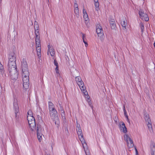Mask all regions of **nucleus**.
Instances as JSON below:
<instances>
[{
  "label": "nucleus",
  "mask_w": 155,
  "mask_h": 155,
  "mask_svg": "<svg viewBox=\"0 0 155 155\" xmlns=\"http://www.w3.org/2000/svg\"><path fill=\"white\" fill-rule=\"evenodd\" d=\"M35 34V42L36 50L38 58H40L41 57L40 40L39 33V25L34 26Z\"/></svg>",
  "instance_id": "f257e3e1"
},
{
  "label": "nucleus",
  "mask_w": 155,
  "mask_h": 155,
  "mask_svg": "<svg viewBox=\"0 0 155 155\" xmlns=\"http://www.w3.org/2000/svg\"><path fill=\"white\" fill-rule=\"evenodd\" d=\"M75 81L84 95L87 96L88 95L87 92L86 90L85 87L84 86V82L81 77L78 76L76 77Z\"/></svg>",
  "instance_id": "f03ea898"
},
{
  "label": "nucleus",
  "mask_w": 155,
  "mask_h": 155,
  "mask_svg": "<svg viewBox=\"0 0 155 155\" xmlns=\"http://www.w3.org/2000/svg\"><path fill=\"white\" fill-rule=\"evenodd\" d=\"M21 68L22 71V75L29 74L28 65L26 59H23L21 61Z\"/></svg>",
  "instance_id": "7ed1b4c3"
},
{
  "label": "nucleus",
  "mask_w": 155,
  "mask_h": 155,
  "mask_svg": "<svg viewBox=\"0 0 155 155\" xmlns=\"http://www.w3.org/2000/svg\"><path fill=\"white\" fill-rule=\"evenodd\" d=\"M29 74L28 75H22L23 88L25 90L28 89L29 88Z\"/></svg>",
  "instance_id": "20e7f679"
},
{
  "label": "nucleus",
  "mask_w": 155,
  "mask_h": 155,
  "mask_svg": "<svg viewBox=\"0 0 155 155\" xmlns=\"http://www.w3.org/2000/svg\"><path fill=\"white\" fill-rule=\"evenodd\" d=\"M78 136L82 144L83 148L84 149V150L86 155H90V153L89 152V150H88V147L87 146V143H86L85 141L83 138V135H80V136Z\"/></svg>",
  "instance_id": "39448f33"
},
{
  "label": "nucleus",
  "mask_w": 155,
  "mask_h": 155,
  "mask_svg": "<svg viewBox=\"0 0 155 155\" xmlns=\"http://www.w3.org/2000/svg\"><path fill=\"white\" fill-rule=\"evenodd\" d=\"M28 121L29 125L32 131L34 130L35 128L36 124L35 119L34 117H28L27 119Z\"/></svg>",
  "instance_id": "423d86ee"
},
{
  "label": "nucleus",
  "mask_w": 155,
  "mask_h": 155,
  "mask_svg": "<svg viewBox=\"0 0 155 155\" xmlns=\"http://www.w3.org/2000/svg\"><path fill=\"white\" fill-rule=\"evenodd\" d=\"M9 74L11 78L13 80H16L18 78V73L17 69H13V70H9Z\"/></svg>",
  "instance_id": "0eeeda50"
},
{
  "label": "nucleus",
  "mask_w": 155,
  "mask_h": 155,
  "mask_svg": "<svg viewBox=\"0 0 155 155\" xmlns=\"http://www.w3.org/2000/svg\"><path fill=\"white\" fill-rule=\"evenodd\" d=\"M49 114L51 118L53 120L56 121L58 120V113L56 110L49 111Z\"/></svg>",
  "instance_id": "6e6552de"
},
{
  "label": "nucleus",
  "mask_w": 155,
  "mask_h": 155,
  "mask_svg": "<svg viewBox=\"0 0 155 155\" xmlns=\"http://www.w3.org/2000/svg\"><path fill=\"white\" fill-rule=\"evenodd\" d=\"M139 14L140 18L143 20L146 21H147L149 20V18L147 15L144 13V11L141 9H140L139 11Z\"/></svg>",
  "instance_id": "1a4fd4ad"
},
{
  "label": "nucleus",
  "mask_w": 155,
  "mask_h": 155,
  "mask_svg": "<svg viewBox=\"0 0 155 155\" xmlns=\"http://www.w3.org/2000/svg\"><path fill=\"white\" fill-rule=\"evenodd\" d=\"M96 32L98 37L102 38L104 35L103 30L101 26L99 24H98L97 25Z\"/></svg>",
  "instance_id": "9d476101"
},
{
  "label": "nucleus",
  "mask_w": 155,
  "mask_h": 155,
  "mask_svg": "<svg viewBox=\"0 0 155 155\" xmlns=\"http://www.w3.org/2000/svg\"><path fill=\"white\" fill-rule=\"evenodd\" d=\"M45 126V124L43 123H42L40 125L39 124L37 125V133L43 134L44 131V127Z\"/></svg>",
  "instance_id": "9b49d317"
},
{
  "label": "nucleus",
  "mask_w": 155,
  "mask_h": 155,
  "mask_svg": "<svg viewBox=\"0 0 155 155\" xmlns=\"http://www.w3.org/2000/svg\"><path fill=\"white\" fill-rule=\"evenodd\" d=\"M48 51L47 52V54H49V53L50 54L51 56H53L55 54V51L54 49L53 48L52 46L48 45Z\"/></svg>",
  "instance_id": "f8f14e48"
},
{
  "label": "nucleus",
  "mask_w": 155,
  "mask_h": 155,
  "mask_svg": "<svg viewBox=\"0 0 155 155\" xmlns=\"http://www.w3.org/2000/svg\"><path fill=\"white\" fill-rule=\"evenodd\" d=\"M8 70H13V69H16V64L15 62H8Z\"/></svg>",
  "instance_id": "ddd939ff"
},
{
  "label": "nucleus",
  "mask_w": 155,
  "mask_h": 155,
  "mask_svg": "<svg viewBox=\"0 0 155 155\" xmlns=\"http://www.w3.org/2000/svg\"><path fill=\"white\" fill-rule=\"evenodd\" d=\"M15 110V116L17 117V113L18 112L19 107L18 104V101L16 99L14 100L13 104Z\"/></svg>",
  "instance_id": "4468645a"
},
{
  "label": "nucleus",
  "mask_w": 155,
  "mask_h": 155,
  "mask_svg": "<svg viewBox=\"0 0 155 155\" xmlns=\"http://www.w3.org/2000/svg\"><path fill=\"white\" fill-rule=\"evenodd\" d=\"M8 62H15L16 61V57L15 54L14 53H11L9 54L8 58Z\"/></svg>",
  "instance_id": "2eb2a0df"
},
{
  "label": "nucleus",
  "mask_w": 155,
  "mask_h": 155,
  "mask_svg": "<svg viewBox=\"0 0 155 155\" xmlns=\"http://www.w3.org/2000/svg\"><path fill=\"white\" fill-rule=\"evenodd\" d=\"M119 127L120 130L124 133H126L127 132V130L126 128L125 124L123 122H122L120 124Z\"/></svg>",
  "instance_id": "dca6fc26"
},
{
  "label": "nucleus",
  "mask_w": 155,
  "mask_h": 155,
  "mask_svg": "<svg viewBox=\"0 0 155 155\" xmlns=\"http://www.w3.org/2000/svg\"><path fill=\"white\" fill-rule=\"evenodd\" d=\"M150 153L151 155H155V144L152 142L150 145Z\"/></svg>",
  "instance_id": "f3484780"
},
{
  "label": "nucleus",
  "mask_w": 155,
  "mask_h": 155,
  "mask_svg": "<svg viewBox=\"0 0 155 155\" xmlns=\"http://www.w3.org/2000/svg\"><path fill=\"white\" fill-rule=\"evenodd\" d=\"M54 65L56 66V68H55V70L56 73V74L57 77H60V74H59V71H58V64L57 61L56 60V59H54Z\"/></svg>",
  "instance_id": "a211bd4d"
},
{
  "label": "nucleus",
  "mask_w": 155,
  "mask_h": 155,
  "mask_svg": "<svg viewBox=\"0 0 155 155\" xmlns=\"http://www.w3.org/2000/svg\"><path fill=\"white\" fill-rule=\"evenodd\" d=\"M76 130L78 136H80V135H83L82 131L80 127V125L78 124H77L76 127Z\"/></svg>",
  "instance_id": "6ab92c4d"
},
{
  "label": "nucleus",
  "mask_w": 155,
  "mask_h": 155,
  "mask_svg": "<svg viewBox=\"0 0 155 155\" xmlns=\"http://www.w3.org/2000/svg\"><path fill=\"white\" fill-rule=\"evenodd\" d=\"M121 24L123 27V29L125 30L126 29V26L127 25V22L126 19L124 20L121 22Z\"/></svg>",
  "instance_id": "aec40b11"
},
{
  "label": "nucleus",
  "mask_w": 155,
  "mask_h": 155,
  "mask_svg": "<svg viewBox=\"0 0 155 155\" xmlns=\"http://www.w3.org/2000/svg\"><path fill=\"white\" fill-rule=\"evenodd\" d=\"M98 0H94V4L95 7V10L98 11L100 9L99 8V3L98 1Z\"/></svg>",
  "instance_id": "412c9836"
},
{
  "label": "nucleus",
  "mask_w": 155,
  "mask_h": 155,
  "mask_svg": "<svg viewBox=\"0 0 155 155\" xmlns=\"http://www.w3.org/2000/svg\"><path fill=\"white\" fill-rule=\"evenodd\" d=\"M124 140L127 142L132 140L131 138L130 137V136L127 134H125L124 135Z\"/></svg>",
  "instance_id": "4be33fe9"
},
{
  "label": "nucleus",
  "mask_w": 155,
  "mask_h": 155,
  "mask_svg": "<svg viewBox=\"0 0 155 155\" xmlns=\"http://www.w3.org/2000/svg\"><path fill=\"white\" fill-rule=\"evenodd\" d=\"M49 111L55 110L53 104L51 102H49Z\"/></svg>",
  "instance_id": "5701e85b"
},
{
  "label": "nucleus",
  "mask_w": 155,
  "mask_h": 155,
  "mask_svg": "<svg viewBox=\"0 0 155 155\" xmlns=\"http://www.w3.org/2000/svg\"><path fill=\"white\" fill-rule=\"evenodd\" d=\"M110 23L111 29H115L116 27V26L114 22V20L113 19H111V20L110 21Z\"/></svg>",
  "instance_id": "b1692460"
},
{
  "label": "nucleus",
  "mask_w": 155,
  "mask_h": 155,
  "mask_svg": "<svg viewBox=\"0 0 155 155\" xmlns=\"http://www.w3.org/2000/svg\"><path fill=\"white\" fill-rule=\"evenodd\" d=\"M147 127L148 128L149 130L151 132L153 131L152 130V126L151 124V121L147 122Z\"/></svg>",
  "instance_id": "393cba45"
},
{
  "label": "nucleus",
  "mask_w": 155,
  "mask_h": 155,
  "mask_svg": "<svg viewBox=\"0 0 155 155\" xmlns=\"http://www.w3.org/2000/svg\"><path fill=\"white\" fill-rule=\"evenodd\" d=\"M127 144L128 147L129 148H131L133 147L134 144L132 140L127 142Z\"/></svg>",
  "instance_id": "a878e982"
},
{
  "label": "nucleus",
  "mask_w": 155,
  "mask_h": 155,
  "mask_svg": "<svg viewBox=\"0 0 155 155\" xmlns=\"http://www.w3.org/2000/svg\"><path fill=\"white\" fill-rule=\"evenodd\" d=\"M144 118L146 122L150 121L149 117V115L147 113H145L144 115Z\"/></svg>",
  "instance_id": "bb28decb"
},
{
  "label": "nucleus",
  "mask_w": 155,
  "mask_h": 155,
  "mask_svg": "<svg viewBox=\"0 0 155 155\" xmlns=\"http://www.w3.org/2000/svg\"><path fill=\"white\" fill-rule=\"evenodd\" d=\"M0 73L2 74H3L4 73V70L3 65L0 62Z\"/></svg>",
  "instance_id": "cd10ccee"
},
{
  "label": "nucleus",
  "mask_w": 155,
  "mask_h": 155,
  "mask_svg": "<svg viewBox=\"0 0 155 155\" xmlns=\"http://www.w3.org/2000/svg\"><path fill=\"white\" fill-rule=\"evenodd\" d=\"M37 135L38 140L40 142L42 139V136L43 135L42 134L37 133Z\"/></svg>",
  "instance_id": "c85d7f7f"
},
{
  "label": "nucleus",
  "mask_w": 155,
  "mask_h": 155,
  "mask_svg": "<svg viewBox=\"0 0 155 155\" xmlns=\"http://www.w3.org/2000/svg\"><path fill=\"white\" fill-rule=\"evenodd\" d=\"M74 13L76 15V16L78 17L79 16V10L78 8L75 9Z\"/></svg>",
  "instance_id": "c756f323"
},
{
  "label": "nucleus",
  "mask_w": 155,
  "mask_h": 155,
  "mask_svg": "<svg viewBox=\"0 0 155 155\" xmlns=\"http://www.w3.org/2000/svg\"><path fill=\"white\" fill-rule=\"evenodd\" d=\"M84 95L85 96V97H87L88 99V104H89V105L91 107H93L91 105V101L89 99V97L88 95V94L87 96H86L85 95Z\"/></svg>",
  "instance_id": "7c9ffc66"
},
{
  "label": "nucleus",
  "mask_w": 155,
  "mask_h": 155,
  "mask_svg": "<svg viewBox=\"0 0 155 155\" xmlns=\"http://www.w3.org/2000/svg\"><path fill=\"white\" fill-rule=\"evenodd\" d=\"M140 26L141 29V31L143 32V29H144V26L143 24L142 23H141L140 24Z\"/></svg>",
  "instance_id": "2f4dec72"
},
{
  "label": "nucleus",
  "mask_w": 155,
  "mask_h": 155,
  "mask_svg": "<svg viewBox=\"0 0 155 155\" xmlns=\"http://www.w3.org/2000/svg\"><path fill=\"white\" fill-rule=\"evenodd\" d=\"M84 18L86 21H87L88 19V15L87 13H85L84 14Z\"/></svg>",
  "instance_id": "473e14b6"
},
{
  "label": "nucleus",
  "mask_w": 155,
  "mask_h": 155,
  "mask_svg": "<svg viewBox=\"0 0 155 155\" xmlns=\"http://www.w3.org/2000/svg\"><path fill=\"white\" fill-rule=\"evenodd\" d=\"M61 115L62 117L64 118V110L62 109H61Z\"/></svg>",
  "instance_id": "72a5a7b5"
},
{
  "label": "nucleus",
  "mask_w": 155,
  "mask_h": 155,
  "mask_svg": "<svg viewBox=\"0 0 155 155\" xmlns=\"http://www.w3.org/2000/svg\"><path fill=\"white\" fill-rule=\"evenodd\" d=\"M74 8H78V4L77 3L75 2L74 3Z\"/></svg>",
  "instance_id": "f704fd0d"
},
{
  "label": "nucleus",
  "mask_w": 155,
  "mask_h": 155,
  "mask_svg": "<svg viewBox=\"0 0 155 155\" xmlns=\"http://www.w3.org/2000/svg\"><path fill=\"white\" fill-rule=\"evenodd\" d=\"M83 42L85 44V46L86 47H87L88 45V44L87 43V42L85 41L84 39L83 40Z\"/></svg>",
  "instance_id": "c9c22d12"
},
{
  "label": "nucleus",
  "mask_w": 155,
  "mask_h": 155,
  "mask_svg": "<svg viewBox=\"0 0 155 155\" xmlns=\"http://www.w3.org/2000/svg\"><path fill=\"white\" fill-rule=\"evenodd\" d=\"M27 114H32V111L30 110L28 111Z\"/></svg>",
  "instance_id": "e433bc0d"
},
{
  "label": "nucleus",
  "mask_w": 155,
  "mask_h": 155,
  "mask_svg": "<svg viewBox=\"0 0 155 155\" xmlns=\"http://www.w3.org/2000/svg\"><path fill=\"white\" fill-rule=\"evenodd\" d=\"M29 116H30V117H33V116H32V114H28V116H27V119H28V117H29Z\"/></svg>",
  "instance_id": "4c0bfd02"
},
{
  "label": "nucleus",
  "mask_w": 155,
  "mask_h": 155,
  "mask_svg": "<svg viewBox=\"0 0 155 155\" xmlns=\"http://www.w3.org/2000/svg\"><path fill=\"white\" fill-rule=\"evenodd\" d=\"M125 117H126V118H127V121L130 124V121H129V119L128 118V117L127 115H126Z\"/></svg>",
  "instance_id": "58836bf2"
},
{
  "label": "nucleus",
  "mask_w": 155,
  "mask_h": 155,
  "mask_svg": "<svg viewBox=\"0 0 155 155\" xmlns=\"http://www.w3.org/2000/svg\"><path fill=\"white\" fill-rule=\"evenodd\" d=\"M83 13L84 14L85 13H87L85 10L84 8H83Z\"/></svg>",
  "instance_id": "ea45409f"
},
{
  "label": "nucleus",
  "mask_w": 155,
  "mask_h": 155,
  "mask_svg": "<svg viewBox=\"0 0 155 155\" xmlns=\"http://www.w3.org/2000/svg\"><path fill=\"white\" fill-rule=\"evenodd\" d=\"M38 24L37 22L36 21H35L34 22V26L36 25H38Z\"/></svg>",
  "instance_id": "a19ab883"
},
{
  "label": "nucleus",
  "mask_w": 155,
  "mask_h": 155,
  "mask_svg": "<svg viewBox=\"0 0 155 155\" xmlns=\"http://www.w3.org/2000/svg\"><path fill=\"white\" fill-rule=\"evenodd\" d=\"M82 39L83 40L84 39V38L85 37V35L83 34H82Z\"/></svg>",
  "instance_id": "79ce46f5"
},
{
  "label": "nucleus",
  "mask_w": 155,
  "mask_h": 155,
  "mask_svg": "<svg viewBox=\"0 0 155 155\" xmlns=\"http://www.w3.org/2000/svg\"><path fill=\"white\" fill-rule=\"evenodd\" d=\"M124 113H125L126 111V110H125V107L124 106Z\"/></svg>",
  "instance_id": "37998d69"
},
{
  "label": "nucleus",
  "mask_w": 155,
  "mask_h": 155,
  "mask_svg": "<svg viewBox=\"0 0 155 155\" xmlns=\"http://www.w3.org/2000/svg\"><path fill=\"white\" fill-rule=\"evenodd\" d=\"M135 150H136V154H137L138 153V152H137V149L136 148H135Z\"/></svg>",
  "instance_id": "c03bdc74"
},
{
  "label": "nucleus",
  "mask_w": 155,
  "mask_h": 155,
  "mask_svg": "<svg viewBox=\"0 0 155 155\" xmlns=\"http://www.w3.org/2000/svg\"><path fill=\"white\" fill-rule=\"evenodd\" d=\"M124 113V115H125V116H126V115H127V114H126V112L125 113Z\"/></svg>",
  "instance_id": "a18cd8bd"
},
{
  "label": "nucleus",
  "mask_w": 155,
  "mask_h": 155,
  "mask_svg": "<svg viewBox=\"0 0 155 155\" xmlns=\"http://www.w3.org/2000/svg\"><path fill=\"white\" fill-rule=\"evenodd\" d=\"M2 0H0V3H1L2 2Z\"/></svg>",
  "instance_id": "49530a36"
},
{
  "label": "nucleus",
  "mask_w": 155,
  "mask_h": 155,
  "mask_svg": "<svg viewBox=\"0 0 155 155\" xmlns=\"http://www.w3.org/2000/svg\"><path fill=\"white\" fill-rule=\"evenodd\" d=\"M47 155H48V154H47Z\"/></svg>",
  "instance_id": "de8ad7c7"
}]
</instances>
